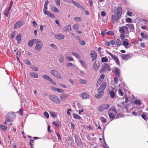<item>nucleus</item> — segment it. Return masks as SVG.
<instances>
[{
	"label": "nucleus",
	"instance_id": "obj_1",
	"mask_svg": "<svg viewBox=\"0 0 148 148\" xmlns=\"http://www.w3.org/2000/svg\"><path fill=\"white\" fill-rule=\"evenodd\" d=\"M114 14L112 16V21L113 23L117 22L120 19L122 14V10L121 7H118L114 11Z\"/></svg>",
	"mask_w": 148,
	"mask_h": 148
},
{
	"label": "nucleus",
	"instance_id": "obj_2",
	"mask_svg": "<svg viewBox=\"0 0 148 148\" xmlns=\"http://www.w3.org/2000/svg\"><path fill=\"white\" fill-rule=\"evenodd\" d=\"M107 84L106 82H103L101 85L97 89L98 93L94 95L95 97L97 99H99L103 96L104 91V90L106 88Z\"/></svg>",
	"mask_w": 148,
	"mask_h": 148
},
{
	"label": "nucleus",
	"instance_id": "obj_3",
	"mask_svg": "<svg viewBox=\"0 0 148 148\" xmlns=\"http://www.w3.org/2000/svg\"><path fill=\"white\" fill-rule=\"evenodd\" d=\"M76 145L78 147H82L83 144L81 140V138L76 134L73 135Z\"/></svg>",
	"mask_w": 148,
	"mask_h": 148
},
{
	"label": "nucleus",
	"instance_id": "obj_4",
	"mask_svg": "<svg viewBox=\"0 0 148 148\" xmlns=\"http://www.w3.org/2000/svg\"><path fill=\"white\" fill-rule=\"evenodd\" d=\"M49 98L51 101L55 103L58 104L60 103L61 101L60 99L54 95H50Z\"/></svg>",
	"mask_w": 148,
	"mask_h": 148
},
{
	"label": "nucleus",
	"instance_id": "obj_5",
	"mask_svg": "<svg viewBox=\"0 0 148 148\" xmlns=\"http://www.w3.org/2000/svg\"><path fill=\"white\" fill-rule=\"evenodd\" d=\"M36 42L35 49L36 51H40L43 46V43L40 40H37Z\"/></svg>",
	"mask_w": 148,
	"mask_h": 148
},
{
	"label": "nucleus",
	"instance_id": "obj_6",
	"mask_svg": "<svg viewBox=\"0 0 148 148\" xmlns=\"http://www.w3.org/2000/svg\"><path fill=\"white\" fill-rule=\"evenodd\" d=\"M42 77L44 79L49 81L51 84L54 85L56 84V83L48 75H42Z\"/></svg>",
	"mask_w": 148,
	"mask_h": 148
},
{
	"label": "nucleus",
	"instance_id": "obj_7",
	"mask_svg": "<svg viewBox=\"0 0 148 148\" xmlns=\"http://www.w3.org/2000/svg\"><path fill=\"white\" fill-rule=\"evenodd\" d=\"M24 23V22L23 21H20L16 23L14 26V29H16L17 28L22 26Z\"/></svg>",
	"mask_w": 148,
	"mask_h": 148
},
{
	"label": "nucleus",
	"instance_id": "obj_8",
	"mask_svg": "<svg viewBox=\"0 0 148 148\" xmlns=\"http://www.w3.org/2000/svg\"><path fill=\"white\" fill-rule=\"evenodd\" d=\"M121 58L125 61H126L132 58L131 56L130 55L121 54Z\"/></svg>",
	"mask_w": 148,
	"mask_h": 148
},
{
	"label": "nucleus",
	"instance_id": "obj_9",
	"mask_svg": "<svg viewBox=\"0 0 148 148\" xmlns=\"http://www.w3.org/2000/svg\"><path fill=\"white\" fill-rule=\"evenodd\" d=\"M115 68L113 71L114 73L116 75L115 76H119V77L120 76L121 71L119 68L116 67H115Z\"/></svg>",
	"mask_w": 148,
	"mask_h": 148
},
{
	"label": "nucleus",
	"instance_id": "obj_10",
	"mask_svg": "<svg viewBox=\"0 0 148 148\" xmlns=\"http://www.w3.org/2000/svg\"><path fill=\"white\" fill-rule=\"evenodd\" d=\"M90 55L92 59V61H93L96 59L97 57V53L95 51H93L90 52Z\"/></svg>",
	"mask_w": 148,
	"mask_h": 148
},
{
	"label": "nucleus",
	"instance_id": "obj_11",
	"mask_svg": "<svg viewBox=\"0 0 148 148\" xmlns=\"http://www.w3.org/2000/svg\"><path fill=\"white\" fill-rule=\"evenodd\" d=\"M37 40H38V39H33L29 40L28 42V46L30 47H32Z\"/></svg>",
	"mask_w": 148,
	"mask_h": 148
},
{
	"label": "nucleus",
	"instance_id": "obj_12",
	"mask_svg": "<svg viewBox=\"0 0 148 148\" xmlns=\"http://www.w3.org/2000/svg\"><path fill=\"white\" fill-rule=\"evenodd\" d=\"M55 38L58 40L63 39L64 38V35L61 34H57L55 35Z\"/></svg>",
	"mask_w": 148,
	"mask_h": 148
},
{
	"label": "nucleus",
	"instance_id": "obj_13",
	"mask_svg": "<svg viewBox=\"0 0 148 148\" xmlns=\"http://www.w3.org/2000/svg\"><path fill=\"white\" fill-rule=\"evenodd\" d=\"M12 117L14 118L12 120V119H10L9 117L6 118V121L4 123V124H7L6 122H12L15 118V115L14 114H13L12 115Z\"/></svg>",
	"mask_w": 148,
	"mask_h": 148
},
{
	"label": "nucleus",
	"instance_id": "obj_14",
	"mask_svg": "<svg viewBox=\"0 0 148 148\" xmlns=\"http://www.w3.org/2000/svg\"><path fill=\"white\" fill-rule=\"evenodd\" d=\"M71 2L76 7L78 8H81V6L82 5L79 3L75 2L73 0L71 1Z\"/></svg>",
	"mask_w": 148,
	"mask_h": 148
},
{
	"label": "nucleus",
	"instance_id": "obj_15",
	"mask_svg": "<svg viewBox=\"0 0 148 148\" xmlns=\"http://www.w3.org/2000/svg\"><path fill=\"white\" fill-rule=\"evenodd\" d=\"M59 61L60 63L63 62L65 59L64 56L62 54H60L59 56Z\"/></svg>",
	"mask_w": 148,
	"mask_h": 148
},
{
	"label": "nucleus",
	"instance_id": "obj_16",
	"mask_svg": "<svg viewBox=\"0 0 148 148\" xmlns=\"http://www.w3.org/2000/svg\"><path fill=\"white\" fill-rule=\"evenodd\" d=\"M64 31L67 32H70L71 31V25H69L65 27L64 28Z\"/></svg>",
	"mask_w": 148,
	"mask_h": 148
},
{
	"label": "nucleus",
	"instance_id": "obj_17",
	"mask_svg": "<svg viewBox=\"0 0 148 148\" xmlns=\"http://www.w3.org/2000/svg\"><path fill=\"white\" fill-rule=\"evenodd\" d=\"M29 74L30 76L33 78H37L38 77V74L35 72H30Z\"/></svg>",
	"mask_w": 148,
	"mask_h": 148
},
{
	"label": "nucleus",
	"instance_id": "obj_18",
	"mask_svg": "<svg viewBox=\"0 0 148 148\" xmlns=\"http://www.w3.org/2000/svg\"><path fill=\"white\" fill-rule=\"evenodd\" d=\"M102 66L103 67H105V68H106V69L109 71H110L111 70L110 66H108V64L107 63H104L103 64Z\"/></svg>",
	"mask_w": 148,
	"mask_h": 148
},
{
	"label": "nucleus",
	"instance_id": "obj_19",
	"mask_svg": "<svg viewBox=\"0 0 148 148\" xmlns=\"http://www.w3.org/2000/svg\"><path fill=\"white\" fill-rule=\"evenodd\" d=\"M89 95L86 92H83L82 95V97L84 99H87L89 98Z\"/></svg>",
	"mask_w": 148,
	"mask_h": 148
},
{
	"label": "nucleus",
	"instance_id": "obj_20",
	"mask_svg": "<svg viewBox=\"0 0 148 148\" xmlns=\"http://www.w3.org/2000/svg\"><path fill=\"white\" fill-rule=\"evenodd\" d=\"M109 116L111 121L112 120L114 119L115 115L112 112H110L109 114Z\"/></svg>",
	"mask_w": 148,
	"mask_h": 148
},
{
	"label": "nucleus",
	"instance_id": "obj_21",
	"mask_svg": "<svg viewBox=\"0 0 148 148\" xmlns=\"http://www.w3.org/2000/svg\"><path fill=\"white\" fill-rule=\"evenodd\" d=\"M104 109H105L104 105L100 106L98 108V110L100 112H102Z\"/></svg>",
	"mask_w": 148,
	"mask_h": 148
},
{
	"label": "nucleus",
	"instance_id": "obj_22",
	"mask_svg": "<svg viewBox=\"0 0 148 148\" xmlns=\"http://www.w3.org/2000/svg\"><path fill=\"white\" fill-rule=\"evenodd\" d=\"M113 59L116 63L117 65H120V63L119 61L118 57L116 56L113 58Z\"/></svg>",
	"mask_w": 148,
	"mask_h": 148
},
{
	"label": "nucleus",
	"instance_id": "obj_23",
	"mask_svg": "<svg viewBox=\"0 0 148 148\" xmlns=\"http://www.w3.org/2000/svg\"><path fill=\"white\" fill-rule=\"evenodd\" d=\"M10 10L8 9V8H7L5 9L4 12V14L6 17H8V15Z\"/></svg>",
	"mask_w": 148,
	"mask_h": 148
},
{
	"label": "nucleus",
	"instance_id": "obj_24",
	"mask_svg": "<svg viewBox=\"0 0 148 148\" xmlns=\"http://www.w3.org/2000/svg\"><path fill=\"white\" fill-rule=\"evenodd\" d=\"M79 61L83 67L84 68H86V64L85 62L81 60H79Z\"/></svg>",
	"mask_w": 148,
	"mask_h": 148
},
{
	"label": "nucleus",
	"instance_id": "obj_25",
	"mask_svg": "<svg viewBox=\"0 0 148 148\" xmlns=\"http://www.w3.org/2000/svg\"><path fill=\"white\" fill-rule=\"evenodd\" d=\"M73 117L75 119H79L81 118L80 116L75 113L73 114Z\"/></svg>",
	"mask_w": 148,
	"mask_h": 148
},
{
	"label": "nucleus",
	"instance_id": "obj_26",
	"mask_svg": "<svg viewBox=\"0 0 148 148\" xmlns=\"http://www.w3.org/2000/svg\"><path fill=\"white\" fill-rule=\"evenodd\" d=\"M51 10L56 12H58L59 10L58 9L54 6H52L51 7Z\"/></svg>",
	"mask_w": 148,
	"mask_h": 148
},
{
	"label": "nucleus",
	"instance_id": "obj_27",
	"mask_svg": "<svg viewBox=\"0 0 148 148\" xmlns=\"http://www.w3.org/2000/svg\"><path fill=\"white\" fill-rule=\"evenodd\" d=\"M21 35H18L16 36V40L17 41L18 44L20 43L21 41Z\"/></svg>",
	"mask_w": 148,
	"mask_h": 148
},
{
	"label": "nucleus",
	"instance_id": "obj_28",
	"mask_svg": "<svg viewBox=\"0 0 148 148\" xmlns=\"http://www.w3.org/2000/svg\"><path fill=\"white\" fill-rule=\"evenodd\" d=\"M72 55L74 56H75L76 58L78 59H80L81 57L79 54L77 53L76 52H73L72 53Z\"/></svg>",
	"mask_w": 148,
	"mask_h": 148
},
{
	"label": "nucleus",
	"instance_id": "obj_29",
	"mask_svg": "<svg viewBox=\"0 0 148 148\" xmlns=\"http://www.w3.org/2000/svg\"><path fill=\"white\" fill-rule=\"evenodd\" d=\"M136 111L138 114V116H141L142 113H143V112L141 110H140L139 108H136Z\"/></svg>",
	"mask_w": 148,
	"mask_h": 148
},
{
	"label": "nucleus",
	"instance_id": "obj_30",
	"mask_svg": "<svg viewBox=\"0 0 148 148\" xmlns=\"http://www.w3.org/2000/svg\"><path fill=\"white\" fill-rule=\"evenodd\" d=\"M96 61L95 62V64L93 66V68L94 70L95 71H97L99 66V62H98V65H97V64H96Z\"/></svg>",
	"mask_w": 148,
	"mask_h": 148
},
{
	"label": "nucleus",
	"instance_id": "obj_31",
	"mask_svg": "<svg viewBox=\"0 0 148 148\" xmlns=\"http://www.w3.org/2000/svg\"><path fill=\"white\" fill-rule=\"evenodd\" d=\"M108 61V59L106 56L101 58V62H107Z\"/></svg>",
	"mask_w": 148,
	"mask_h": 148
},
{
	"label": "nucleus",
	"instance_id": "obj_32",
	"mask_svg": "<svg viewBox=\"0 0 148 148\" xmlns=\"http://www.w3.org/2000/svg\"><path fill=\"white\" fill-rule=\"evenodd\" d=\"M0 128L2 131H5L6 130L7 127L4 125H0Z\"/></svg>",
	"mask_w": 148,
	"mask_h": 148
},
{
	"label": "nucleus",
	"instance_id": "obj_33",
	"mask_svg": "<svg viewBox=\"0 0 148 148\" xmlns=\"http://www.w3.org/2000/svg\"><path fill=\"white\" fill-rule=\"evenodd\" d=\"M52 124L55 126H56L58 128H59L60 127V125L56 122L55 121H53L52 123Z\"/></svg>",
	"mask_w": 148,
	"mask_h": 148
},
{
	"label": "nucleus",
	"instance_id": "obj_34",
	"mask_svg": "<svg viewBox=\"0 0 148 148\" xmlns=\"http://www.w3.org/2000/svg\"><path fill=\"white\" fill-rule=\"evenodd\" d=\"M47 9H43V12L44 14L47 15L49 16V14H50V12L47 11Z\"/></svg>",
	"mask_w": 148,
	"mask_h": 148
},
{
	"label": "nucleus",
	"instance_id": "obj_35",
	"mask_svg": "<svg viewBox=\"0 0 148 148\" xmlns=\"http://www.w3.org/2000/svg\"><path fill=\"white\" fill-rule=\"evenodd\" d=\"M123 26L121 27L120 28L119 30V32L122 34H124L125 32V30L123 29Z\"/></svg>",
	"mask_w": 148,
	"mask_h": 148
},
{
	"label": "nucleus",
	"instance_id": "obj_36",
	"mask_svg": "<svg viewBox=\"0 0 148 148\" xmlns=\"http://www.w3.org/2000/svg\"><path fill=\"white\" fill-rule=\"evenodd\" d=\"M49 114L52 117L56 118L57 116L55 113L53 111L49 112Z\"/></svg>",
	"mask_w": 148,
	"mask_h": 148
},
{
	"label": "nucleus",
	"instance_id": "obj_37",
	"mask_svg": "<svg viewBox=\"0 0 148 148\" xmlns=\"http://www.w3.org/2000/svg\"><path fill=\"white\" fill-rule=\"evenodd\" d=\"M129 28L130 29V31L133 32L134 31V28L133 24H131V25L130 27H129Z\"/></svg>",
	"mask_w": 148,
	"mask_h": 148
},
{
	"label": "nucleus",
	"instance_id": "obj_38",
	"mask_svg": "<svg viewBox=\"0 0 148 148\" xmlns=\"http://www.w3.org/2000/svg\"><path fill=\"white\" fill-rule=\"evenodd\" d=\"M58 73V72L54 70H52L50 71L51 73L54 76L55 75Z\"/></svg>",
	"mask_w": 148,
	"mask_h": 148
},
{
	"label": "nucleus",
	"instance_id": "obj_39",
	"mask_svg": "<svg viewBox=\"0 0 148 148\" xmlns=\"http://www.w3.org/2000/svg\"><path fill=\"white\" fill-rule=\"evenodd\" d=\"M49 3V1L48 0H46L45 1L44 4V8L43 9H47V5Z\"/></svg>",
	"mask_w": 148,
	"mask_h": 148
},
{
	"label": "nucleus",
	"instance_id": "obj_40",
	"mask_svg": "<svg viewBox=\"0 0 148 148\" xmlns=\"http://www.w3.org/2000/svg\"><path fill=\"white\" fill-rule=\"evenodd\" d=\"M30 68L31 69L35 71H37L38 70V68L35 66H31L30 67Z\"/></svg>",
	"mask_w": 148,
	"mask_h": 148
},
{
	"label": "nucleus",
	"instance_id": "obj_41",
	"mask_svg": "<svg viewBox=\"0 0 148 148\" xmlns=\"http://www.w3.org/2000/svg\"><path fill=\"white\" fill-rule=\"evenodd\" d=\"M110 97L112 98L114 97L115 96V93L113 90H111L110 93Z\"/></svg>",
	"mask_w": 148,
	"mask_h": 148
},
{
	"label": "nucleus",
	"instance_id": "obj_42",
	"mask_svg": "<svg viewBox=\"0 0 148 148\" xmlns=\"http://www.w3.org/2000/svg\"><path fill=\"white\" fill-rule=\"evenodd\" d=\"M106 34L107 35H111L112 36H113L114 35V32L111 31H109L108 32H107L106 33Z\"/></svg>",
	"mask_w": 148,
	"mask_h": 148
},
{
	"label": "nucleus",
	"instance_id": "obj_43",
	"mask_svg": "<svg viewBox=\"0 0 148 148\" xmlns=\"http://www.w3.org/2000/svg\"><path fill=\"white\" fill-rule=\"evenodd\" d=\"M74 20L75 21L78 22L81 21L82 19L80 17L76 16L74 18Z\"/></svg>",
	"mask_w": 148,
	"mask_h": 148
},
{
	"label": "nucleus",
	"instance_id": "obj_44",
	"mask_svg": "<svg viewBox=\"0 0 148 148\" xmlns=\"http://www.w3.org/2000/svg\"><path fill=\"white\" fill-rule=\"evenodd\" d=\"M122 44L124 46H125L128 45L129 42L127 41L124 40Z\"/></svg>",
	"mask_w": 148,
	"mask_h": 148
},
{
	"label": "nucleus",
	"instance_id": "obj_45",
	"mask_svg": "<svg viewBox=\"0 0 148 148\" xmlns=\"http://www.w3.org/2000/svg\"><path fill=\"white\" fill-rule=\"evenodd\" d=\"M116 44L118 47L121 44L120 40L119 39H117L116 41Z\"/></svg>",
	"mask_w": 148,
	"mask_h": 148
},
{
	"label": "nucleus",
	"instance_id": "obj_46",
	"mask_svg": "<svg viewBox=\"0 0 148 148\" xmlns=\"http://www.w3.org/2000/svg\"><path fill=\"white\" fill-rule=\"evenodd\" d=\"M100 120L101 122L103 123H105L106 122V119L103 116H101V117Z\"/></svg>",
	"mask_w": 148,
	"mask_h": 148
},
{
	"label": "nucleus",
	"instance_id": "obj_47",
	"mask_svg": "<svg viewBox=\"0 0 148 148\" xmlns=\"http://www.w3.org/2000/svg\"><path fill=\"white\" fill-rule=\"evenodd\" d=\"M79 28V26L78 24H75L73 25V28L74 29L76 30L78 29Z\"/></svg>",
	"mask_w": 148,
	"mask_h": 148
},
{
	"label": "nucleus",
	"instance_id": "obj_48",
	"mask_svg": "<svg viewBox=\"0 0 148 148\" xmlns=\"http://www.w3.org/2000/svg\"><path fill=\"white\" fill-rule=\"evenodd\" d=\"M57 92L60 93H64V90L58 88Z\"/></svg>",
	"mask_w": 148,
	"mask_h": 148
},
{
	"label": "nucleus",
	"instance_id": "obj_49",
	"mask_svg": "<svg viewBox=\"0 0 148 148\" xmlns=\"http://www.w3.org/2000/svg\"><path fill=\"white\" fill-rule=\"evenodd\" d=\"M112 111L115 113V115H116L117 114V112L116 109H115V107H114L112 108Z\"/></svg>",
	"mask_w": 148,
	"mask_h": 148
},
{
	"label": "nucleus",
	"instance_id": "obj_50",
	"mask_svg": "<svg viewBox=\"0 0 148 148\" xmlns=\"http://www.w3.org/2000/svg\"><path fill=\"white\" fill-rule=\"evenodd\" d=\"M55 77L58 79H61L62 77L61 75L59 74L58 72L56 73V75L54 76Z\"/></svg>",
	"mask_w": 148,
	"mask_h": 148
},
{
	"label": "nucleus",
	"instance_id": "obj_51",
	"mask_svg": "<svg viewBox=\"0 0 148 148\" xmlns=\"http://www.w3.org/2000/svg\"><path fill=\"white\" fill-rule=\"evenodd\" d=\"M132 114L135 116H138V114L136 111V110H135L132 112Z\"/></svg>",
	"mask_w": 148,
	"mask_h": 148
},
{
	"label": "nucleus",
	"instance_id": "obj_52",
	"mask_svg": "<svg viewBox=\"0 0 148 148\" xmlns=\"http://www.w3.org/2000/svg\"><path fill=\"white\" fill-rule=\"evenodd\" d=\"M126 21L128 23H131L132 22V19L128 17L126 18Z\"/></svg>",
	"mask_w": 148,
	"mask_h": 148
},
{
	"label": "nucleus",
	"instance_id": "obj_53",
	"mask_svg": "<svg viewBox=\"0 0 148 148\" xmlns=\"http://www.w3.org/2000/svg\"><path fill=\"white\" fill-rule=\"evenodd\" d=\"M79 43L81 45H84L85 44L86 42L84 40H80L79 42Z\"/></svg>",
	"mask_w": 148,
	"mask_h": 148
},
{
	"label": "nucleus",
	"instance_id": "obj_54",
	"mask_svg": "<svg viewBox=\"0 0 148 148\" xmlns=\"http://www.w3.org/2000/svg\"><path fill=\"white\" fill-rule=\"evenodd\" d=\"M80 83L82 84H84L86 83V80L83 79H80L79 80Z\"/></svg>",
	"mask_w": 148,
	"mask_h": 148
},
{
	"label": "nucleus",
	"instance_id": "obj_55",
	"mask_svg": "<svg viewBox=\"0 0 148 148\" xmlns=\"http://www.w3.org/2000/svg\"><path fill=\"white\" fill-rule=\"evenodd\" d=\"M24 62L26 64L29 65H30L31 64L30 62L27 59L24 60Z\"/></svg>",
	"mask_w": 148,
	"mask_h": 148
},
{
	"label": "nucleus",
	"instance_id": "obj_56",
	"mask_svg": "<svg viewBox=\"0 0 148 148\" xmlns=\"http://www.w3.org/2000/svg\"><path fill=\"white\" fill-rule=\"evenodd\" d=\"M56 134L58 136V139L59 141H62V139L61 138L60 135L59 133H56Z\"/></svg>",
	"mask_w": 148,
	"mask_h": 148
},
{
	"label": "nucleus",
	"instance_id": "obj_57",
	"mask_svg": "<svg viewBox=\"0 0 148 148\" xmlns=\"http://www.w3.org/2000/svg\"><path fill=\"white\" fill-rule=\"evenodd\" d=\"M118 76H115L114 79V81L115 84L117 83L118 82Z\"/></svg>",
	"mask_w": 148,
	"mask_h": 148
},
{
	"label": "nucleus",
	"instance_id": "obj_58",
	"mask_svg": "<svg viewBox=\"0 0 148 148\" xmlns=\"http://www.w3.org/2000/svg\"><path fill=\"white\" fill-rule=\"evenodd\" d=\"M142 118L145 120L147 119V115L144 114V113L141 115Z\"/></svg>",
	"mask_w": 148,
	"mask_h": 148
},
{
	"label": "nucleus",
	"instance_id": "obj_59",
	"mask_svg": "<svg viewBox=\"0 0 148 148\" xmlns=\"http://www.w3.org/2000/svg\"><path fill=\"white\" fill-rule=\"evenodd\" d=\"M134 103L135 104L138 105H140L141 104L140 101L138 100H136L135 101Z\"/></svg>",
	"mask_w": 148,
	"mask_h": 148
},
{
	"label": "nucleus",
	"instance_id": "obj_60",
	"mask_svg": "<svg viewBox=\"0 0 148 148\" xmlns=\"http://www.w3.org/2000/svg\"><path fill=\"white\" fill-rule=\"evenodd\" d=\"M44 116L47 118L49 117V115L48 112H45L44 113Z\"/></svg>",
	"mask_w": 148,
	"mask_h": 148
},
{
	"label": "nucleus",
	"instance_id": "obj_61",
	"mask_svg": "<svg viewBox=\"0 0 148 148\" xmlns=\"http://www.w3.org/2000/svg\"><path fill=\"white\" fill-rule=\"evenodd\" d=\"M14 52H16L15 54L17 56H20L21 55V53L20 51H16V50H14Z\"/></svg>",
	"mask_w": 148,
	"mask_h": 148
},
{
	"label": "nucleus",
	"instance_id": "obj_62",
	"mask_svg": "<svg viewBox=\"0 0 148 148\" xmlns=\"http://www.w3.org/2000/svg\"><path fill=\"white\" fill-rule=\"evenodd\" d=\"M55 2L56 4L58 6H60V0H55Z\"/></svg>",
	"mask_w": 148,
	"mask_h": 148
},
{
	"label": "nucleus",
	"instance_id": "obj_63",
	"mask_svg": "<svg viewBox=\"0 0 148 148\" xmlns=\"http://www.w3.org/2000/svg\"><path fill=\"white\" fill-rule=\"evenodd\" d=\"M71 126L72 131H73V130H75V125L73 123H71Z\"/></svg>",
	"mask_w": 148,
	"mask_h": 148
},
{
	"label": "nucleus",
	"instance_id": "obj_64",
	"mask_svg": "<svg viewBox=\"0 0 148 148\" xmlns=\"http://www.w3.org/2000/svg\"><path fill=\"white\" fill-rule=\"evenodd\" d=\"M132 12H130L129 11H127V12L126 13V14L127 16H132Z\"/></svg>",
	"mask_w": 148,
	"mask_h": 148
}]
</instances>
